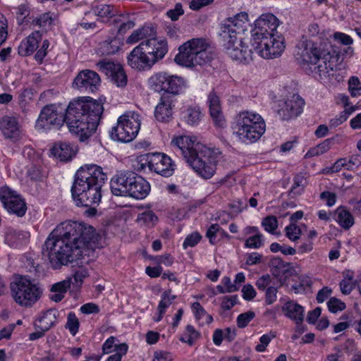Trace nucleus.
Masks as SVG:
<instances>
[{
	"label": "nucleus",
	"instance_id": "f257e3e1",
	"mask_svg": "<svg viewBox=\"0 0 361 361\" xmlns=\"http://www.w3.org/2000/svg\"><path fill=\"white\" fill-rule=\"evenodd\" d=\"M99 235L92 226L77 221H66L59 225L47 238L42 254L51 268L59 269L82 258L88 250L99 247Z\"/></svg>",
	"mask_w": 361,
	"mask_h": 361
},
{
	"label": "nucleus",
	"instance_id": "f03ea898",
	"mask_svg": "<svg viewBox=\"0 0 361 361\" xmlns=\"http://www.w3.org/2000/svg\"><path fill=\"white\" fill-rule=\"evenodd\" d=\"M300 56L307 63L310 73L319 80H331L334 73L341 69L343 61L339 48L332 45L328 39L319 42L308 40L302 44Z\"/></svg>",
	"mask_w": 361,
	"mask_h": 361
},
{
	"label": "nucleus",
	"instance_id": "7ed1b4c3",
	"mask_svg": "<svg viewBox=\"0 0 361 361\" xmlns=\"http://www.w3.org/2000/svg\"><path fill=\"white\" fill-rule=\"evenodd\" d=\"M101 102L87 97L70 102L65 114V122L71 133L87 140L96 130L103 114Z\"/></svg>",
	"mask_w": 361,
	"mask_h": 361
},
{
	"label": "nucleus",
	"instance_id": "20e7f679",
	"mask_svg": "<svg viewBox=\"0 0 361 361\" xmlns=\"http://www.w3.org/2000/svg\"><path fill=\"white\" fill-rule=\"evenodd\" d=\"M171 145L201 177L209 179L214 176L216 164L221 159L219 149L209 148L185 135L174 137Z\"/></svg>",
	"mask_w": 361,
	"mask_h": 361
},
{
	"label": "nucleus",
	"instance_id": "39448f33",
	"mask_svg": "<svg viewBox=\"0 0 361 361\" xmlns=\"http://www.w3.org/2000/svg\"><path fill=\"white\" fill-rule=\"evenodd\" d=\"M106 179V175L100 166L94 164L81 166L75 175L71 188L72 196L77 206L98 205Z\"/></svg>",
	"mask_w": 361,
	"mask_h": 361
},
{
	"label": "nucleus",
	"instance_id": "423d86ee",
	"mask_svg": "<svg viewBox=\"0 0 361 361\" xmlns=\"http://www.w3.org/2000/svg\"><path fill=\"white\" fill-rule=\"evenodd\" d=\"M247 21L246 13H238L221 23L219 33L224 41L226 53L233 60L244 63H248L252 60V51L242 37Z\"/></svg>",
	"mask_w": 361,
	"mask_h": 361
},
{
	"label": "nucleus",
	"instance_id": "0eeeda50",
	"mask_svg": "<svg viewBox=\"0 0 361 361\" xmlns=\"http://www.w3.org/2000/svg\"><path fill=\"white\" fill-rule=\"evenodd\" d=\"M110 183L111 192L116 196H128L142 200L150 191L149 183L141 176L130 170L118 171L111 178Z\"/></svg>",
	"mask_w": 361,
	"mask_h": 361
},
{
	"label": "nucleus",
	"instance_id": "6e6552de",
	"mask_svg": "<svg viewBox=\"0 0 361 361\" xmlns=\"http://www.w3.org/2000/svg\"><path fill=\"white\" fill-rule=\"evenodd\" d=\"M209 44L204 38H193L179 47V52L175 56L174 61L185 67L202 66L209 62L211 56L207 51Z\"/></svg>",
	"mask_w": 361,
	"mask_h": 361
},
{
	"label": "nucleus",
	"instance_id": "1a4fd4ad",
	"mask_svg": "<svg viewBox=\"0 0 361 361\" xmlns=\"http://www.w3.org/2000/svg\"><path fill=\"white\" fill-rule=\"evenodd\" d=\"M10 288L14 301L23 307H29L35 303L42 293V290L37 283L23 275L13 276Z\"/></svg>",
	"mask_w": 361,
	"mask_h": 361
},
{
	"label": "nucleus",
	"instance_id": "9d476101",
	"mask_svg": "<svg viewBox=\"0 0 361 361\" xmlns=\"http://www.w3.org/2000/svg\"><path fill=\"white\" fill-rule=\"evenodd\" d=\"M139 115L134 111H128L121 116L116 126L111 131V137L117 141L128 142L137 135L140 120Z\"/></svg>",
	"mask_w": 361,
	"mask_h": 361
},
{
	"label": "nucleus",
	"instance_id": "9b49d317",
	"mask_svg": "<svg viewBox=\"0 0 361 361\" xmlns=\"http://www.w3.org/2000/svg\"><path fill=\"white\" fill-rule=\"evenodd\" d=\"M151 86L157 92L162 91L178 94L185 86V82L181 77L169 75L166 72L154 74L150 78Z\"/></svg>",
	"mask_w": 361,
	"mask_h": 361
},
{
	"label": "nucleus",
	"instance_id": "f8f14e48",
	"mask_svg": "<svg viewBox=\"0 0 361 361\" xmlns=\"http://www.w3.org/2000/svg\"><path fill=\"white\" fill-rule=\"evenodd\" d=\"M65 120L63 113L59 112L54 104H49L41 110L36 122V127L44 130L59 128L63 126Z\"/></svg>",
	"mask_w": 361,
	"mask_h": 361
},
{
	"label": "nucleus",
	"instance_id": "ddd939ff",
	"mask_svg": "<svg viewBox=\"0 0 361 361\" xmlns=\"http://www.w3.org/2000/svg\"><path fill=\"white\" fill-rule=\"evenodd\" d=\"M0 200L9 213L16 214L17 216H23L27 211L24 200L8 187L6 186L0 189Z\"/></svg>",
	"mask_w": 361,
	"mask_h": 361
},
{
	"label": "nucleus",
	"instance_id": "4468645a",
	"mask_svg": "<svg viewBox=\"0 0 361 361\" xmlns=\"http://www.w3.org/2000/svg\"><path fill=\"white\" fill-rule=\"evenodd\" d=\"M279 25V19L272 13H267L261 15L255 23L253 36L254 42L261 39V37H274V32Z\"/></svg>",
	"mask_w": 361,
	"mask_h": 361
},
{
	"label": "nucleus",
	"instance_id": "2eb2a0df",
	"mask_svg": "<svg viewBox=\"0 0 361 361\" xmlns=\"http://www.w3.org/2000/svg\"><path fill=\"white\" fill-rule=\"evenodd\" d=\"M101 85V78L97 73L90 69L80 71L75 78L72 87L80 91L94 92Z\"/></svg>",
	"mask_w": 361,
	"mask_h": 361
},
{
	"label": "nucleus",
	"instance_id": "dca6fc26",
	"mask_svg": "<svg viewBox=\"0 0 361 361\" xmlns=\"http://www.w3.org/2000/svg\"><path fill=\"white\" fill-rule=\"evenodd\" d=\"M254 43L257 44L256 51L265 59H273L280 56L285 48L283 40L274 37H261L260 40Z\"/></svg>",
	"mask_w": 361,
	"mask_h": 361
},
{
	"label": "nucleus",
	"instance_id": "f3484780",
	"mask_svg": "<svg viewBox=\"0 0 361 361\" xmlns=\"http://www.w3.org/2000/svg\"><path fill=\"white\" fill-rule=\"evenodd\" d=\"M99 71L109 78L112 82L118 87H125L128 82L127 75L120 64L112 61L102 60L97 63Z\"/></svg>",
	"mask_w": 361,
	"mask_h": 361
},
{
	"label": "nucleus",
	"instance_id": "a211bd4d",
	"mask_svg": "<svg viewBox=\"0 0 361 361\" xmlns=\"http://www.w3.org/2000/svg\"><path fill=\"white\" fill-rule=\"evenodd\" d=\"M141 43L144 47V51L149 56L152 66L159 60L162 59L168 51V44L165 40H158L152 37L142 41Z\"/></svg>",
	"mask_w": 361,
	"mask_h": 361
},
{
	"label": "nucleus",
	"instance_id": "6ab92c4d",
	"mask_svg": "<svg viewBox=\"0 0 361 361\" xmlns=\"http://www.w3.org/2000/svg\"><path fill=\"white\" fill-rule=\"evenodd\" d=\"M304 100L298 94H293L279 104V114L283 120H290L297 117L302 111Z\"/></svg>",
	"mask_w": 361,
	"mask_h": 361
},
{
	"label": "nucleus",
	"instance_id": "aec40b11",
	"mask_svg": "<svg viewBox=\"0 0 361 361\" xmlns=\"http://www.w3.org/2000/svg\"><path fill=\"white\" fill-rule=\"evenodd\" d=\"M127 63L133 69L139 71L150 69L153 66L142 43L130 51L127 57Z\"/></svg>",
	"mask_w": 361,
	"mask_h": 361
},
{
	"label": "nucleus",
	"instance_id": "412c9836",
	"mask_svg": "<svg viewBox=\"0 0 361 361\" xmlns=\"http://www.w3.org/2000/svg\"><path fill=\"white\" fill-rule=\"evenodd\" d=\"M152 171L164 177L171 176L174 171L171 159L162 153H152Z\"/></svg>",
	"mask_w": 361,
	"mask_h": 361
},
{
	"label": "nucleus",
	"instance_id": "4be33fe9",
	"mask_svg": "<svg viewBox=\"0 0 361 361\" xmlns=\"http://www.w3.org/2000/svg\"><path fill=\"white\" fill-rule=\"evenodd\" d=\"M172 97L170 95H163L154 109V117L159 122H169L173 115Z\"/></svg>",
	"mask_w": 361,
	"mask_h": 361
},
{
	"label": "nucleus",
	"instance_id": "5701e85b",
	"mask_svg": "<svg viewBox=\"0 0 361 361\" xmlns=\"http://www.w3.org/2000/svg\"><path fill=\"white\" fill-rule=\"evenodd\" d=\"M236 135L243 142L252 143L259 140L264 133L266 126L257 127H235Z\"/></svg>",
	"mask_w": 361,
	"mask_h": 361
},
{
	"label": "nucleus",
	"instance_id": "b1692460",
	"mask_svg": "<svg viewBox=\"0 0 361 361\" xmlns=\"http://www.w3.org/2000/svg\"><path fill=\"white\" fill-rule=\"evenodd\" d=\"M207 101L210 116L212 120L216 125L223 126L224 124V118L222 114L219 97L213 90L209 93Z\"/></svg>",
	"mask_w": 361,
	"mask_h": 361
},
{
	"label": "nucleus",
	"instance_id": "393cba45",
	"mask_svg": "<svg viewBox=\"0 0 361 361\" xmlns=\"http://www.w3.org/2000/svg\"><path fill=\"white\" fill-rule=\"evenodd\" d=\"M261 124L266 126L262 117L257 114H253L249 111L240 112L236 117L235 127H257L261 126Z\"/></svg>",
	"mask_w": 361,
	"mask_h": 361
},
{
	"label": "nucleus",
	"instance_id": "a878e982",
	"mask_svg": "<svg viewBox=\"0 0 361 361\" xmlns=\"http://www.w3.org/2000/svg\"><path fill=\"white\" fill-rule=\"evenodd\" d=\"M42 39V34L36 31L30 35L26 40L22 42L18 47V54L26 56L31 55L38 47V44Z\"/></svg>",
	"mask_w": 361,
	"mask_h": 361
},
{
	"label": "nucleus",
	"instance_id": "bb28decb",
	"mask_svg": "<svg viewBox=\"0 0 361 361\" xmlns=\"http://www.w3.org/2000/svg\"><path fill=\"white\" fill-rule=\"evenodd\" d=\"M245 235H251L245 241V247L259 249L264 245V236L256 226H247L244 228Z\"/></svg>",
	"mask_w": 361,
	"mask_h": 361
},
{
	"label": "nucleus",
	"instance_id": "cd10ccee",
	"mask_svg": "<svg viewBox=\"0 0 361 361\" xmlns=\"http://www.w3.org/2000/svg\"><path fill=\"white\" fill-rule=\"evenodd\" d=\"M282 311L287 317L293 320L296 324L302 323L304 320L303 307L293 300L286 302L282 307Z\"/></svg>",
	"mask_w": 361,
	"mask_h": 361
},
{
	"label": "nucleus",
	"instance_id": "c85d7f7f",
	"mask_svg": "<svg viewBox=\"0 0 361 361\" xmlns=\"http://www.w3.org/2000/svg\"><path fill=\"white\" fill-rule=\"evenodd\" d=\"M0 129L6 138H15L19 135L18 123L14 117L4 116L0 121Z\"/></svg>",
	"mask_w": 361,
	"mask_h": 361
},
{
	"label": "nucleus",
	"instance_id": "c756f323",
	"mask_svg": "<svg viewBox=\"0 0 361 361\" xmlns=\"http://www.w3.org/2000/svg\"><path fill=\"white\" fill-rule=\"evenodd\" d=\"M72 283V278H67L65 280L53 284L50 289V291L53 293V294L49 295L50 300L55 302H61L64 298L68 290L71 288Z\"/></svg>",
	"mask_w": 361,
	"mask_h": 361
},
{
	"label": "nucleus",
	"instance_id": "7c9ffc66",
	"mask_svg": "<svg viewBox=\"0 0 361 361\" xmlns=\"http://www.w3.org/2000/svg\"><path fill=\"white\" fill-rule=\"evenodd\" d=\"M51 152L54 157L62 161L71 160L75 154L73 147L67 142H58L51 148Z\"/></svg>",
	"mask_w": 361,
	"mask_h": 361
},
{
	"label": "nucleus",
	"instance_id": "2f4dec72",
	"mask_svg": "<svg viewBox=\"0 0 361 361\" xmlns=\"http://www.w3.org/2000/svg\"><path fill=\"white\" fill-rule=\"evenodd\" d=\"M334 219L344 230H349L355 224L353 214L343 206L338 207L335 210Z\"/></svg>",
	"mask_w": 361,
	"mask_h": 361
},
{
	"label": "nucleus",
	"instance_id": "473e14b6",
	"mask_svg": "<svg viewBox=\"0 0 361 361\" xmlns=\"http://www.w3.org/2000/svg\"><path fill=\"white\" fill-rule=\"evenodd\" d=\"M151 159H152V153L137 156L133 163V169L139 172H145L147 170L152 171Z\"/></svg>",
	"mask_w": 361,
	"mask_h": 361
},
{
	"label": "nucleus",
	"instance_id": "72a5a7b5",
	"mask_svg": "<svg viewBox=\"0 0 361 361\" xmlns=\"http://www.w3.org/2000/svg\"><path fill=\"white\" fill-rule=\"evenodd\" d=\"M271 271L276 277L288 273L290 269V264L285 262L280 257H273L270 260Z\"/></svg>",
	"mask_w": 361,
	"mask_h": 361
},
{
	"label": "nucleus",
	"instance_id": "f704fd0d",
	"mask_svg": "<svg viewBox=\"0 0 361 361\" xmlns=\"http://www.w3.org/2000/svg\"><path fill=\"white\" fill-rule=\"evenodd\" d=\"M153 30L149 26H144L142 28L134 30L133 33L127 38V44H135L140 40L144 39L147 37H152Z\"/></svg>",
	"mask_w": 361,
	"mask_h": 361
},
{
	"label": "nucleus",
	"instance_id": "c9c22d12",
	"mask_svg": "<svg viewBox=\"0 0 361 361\" xmlns=\"http://www.w3.org/2000/svg\"><path fill=\"white\" fill-rule=\"evenodd\" d=\"M56 310H49L44 313L43 316L39 319L40 329L43 331H49L56 322Z\"/></svg>",
	"mask_w": 361,
	"mask_h": 361
},
{
	"label": "nucleus",
	"instance_id": "e433bc0d",
	"mask_svg": "<svg viewBox=\"0 0 361 361\" xmlns=\"http://www.w3.org/2000/svg\"><path fill=\"white\" fill-rule=\"evenodd\" d=\"M202 114L198 107H189L184 116L188 124L195 126L199 123L202 119Z\"/></svg>",
	"mask_w": 361,
	"mask_h": 361
},
{
	"label": "nucleus",
	"instance_id": "4c0bfd02",
	"mask_svg": "<svg viewBox=\"0 0 361 361\" xmlns=\"http://www.w3.org/2000/svg\"><path fill=\"white\" fill-rule=\"evenodd\" d=\"M93 13L102 19L110 18L115 15L114 6L107 4H101L92 8Z\"/></svg>",
	"mask_w": 361,
	"mask_h": 361
},
{
	"label": "nucleus",
	"instance_id": "58836bf2",
	"mask_svg": "<svg viewBox=\"0 0 361 361\" xmlns=\"http://www.w3.org/2000/svg\"><path fill=\"white\" fill-rule=\"evenodd\" d=\"M307 185V180L302 174H297L293 178V185L290 189V193L293 195H300Z\"/></svg>",
	"mask_w": 361,
	"mask_h": 361
},
{
	"label": "nucleus",
	"instance_id": "ea45409f",
	"mask_svg": "<svg viewBox=\"0 0 361 361\" xmlns=\"http://www.w3.org/2000/svg\"><path fill=\"white\" fill-rule=\"evenodd\" d=\"M192 309L195 314L197 320L200 321L203 317L206 318L205 323L209 324L213 321L212 315L207 314L204 307L198 302H195L192 304Z\"/></svg>",
	"mask_w": 361,
	"mask_h": 361
},
{
	"label": "nucleus",
	"instance_id": "a19ab883",
	"mask_svg": "<svg viewBox=\"0 0 361 361\" xmlns=\"http://www.w3.org/2000/svg\"><path fill=\"white\" fill-rule=\"evenodd\" d=\"M79 326L80 322L75 314L73 312H69L67 317V322L65 326L66 329H68L73 336H75L78 331Z\"/></svg>",
	"mask_w": 361,
	"mask_h": 361
},
{
	"label": "nucleus",
	"instance_id": "79ce46f5",
	"mask_svg": "<svg viewBox=\"0 0 361 361\" xmlns=\"http://www.w3.org/2000/svg\"><path fill=\"white\" fill-rule=\"evenodd\" d=\"M331 144V140L326 139L323 142L318 145L317 147L312 148L306 154L307 157L319 156L326 152L329 149Z\"/></svg>",
	"mask_w": 361,
	"mask_h": 361
},
{
	"label": "nucleus",
	"instance_id": "37998d69",
	"mask_svg": "<svg viewBox=\"0 0 361 361\" xmlns=\"http://www.w3.org/2000/svg\"><path fill=\"white\" fill-rule=\"evenodd\" d=\"M158 218L152 211H146L140 214L137 221L147 226H152L157 221Z\"/></svg>",
	"mask_w": 361,
	"mask_h": 361
},
{
	"label": "nucleus",
	"instance_id": "c03bdc74",
	"mask_svg": "<svg viewBox=\"0 0 361 361\" xmlns=\"http://www.w3.org/2000/svg\"><path fill=\"white\" fill-rule=\"evenodd\" d=\"M176 298V295L171 294V290L164 291L161 295V300L158 305L159 312L164 314L166 309L169 307Z\"/></svg>",
	"mask_w": 361,
	"mask_h": 361
},
{
	"label": "nucleus",
	"instance_id": "a18cd8bd",
	"mask_svg": "<svg viewBox=\"0 0 361 361\" xmlns=\"http://www.w3.org/2000/svg\"><path fill=\"white\" fill-rule=\"evenodd\" d=\"M255 317V313L253 311H247L246 312L240 314L237 317L238 327L243 329L247 326Z\"/></svg>",
	"mask_w": 361,
	"mask_h": 361
},
{
	"label": "nucleus",
	"instance_id": "49530a36",
	"mask_svg": "<svg viewBox=\"0 0 361 361\" xmlns=\"http://www.w3.org/2000/svg\"><path fill=\"white\" fill-rule=\"evenodd\" d=\"M348 90L352 97L361 95V82L358 78L351 77L348 81Z\"/></svg>",
	"mask_w": 361,
	"mask_h": 361
},
{
	"label": "nucleus",
	"instance_id": "de8ad7c7",
	"mask_svg": "<svg viewBox=\"0 0 361 361\" xmlns=\"http://www.w3.org/2000/svg\"><path fill=\"white\" fill-rule=\"evenodd\" d=\"M262 225L264 226L265 231L274 233L278 228V221L276 216L271 215L268 216L262 220Z\"/></svg>",
	"mask_w": 361,
	"mask_h": 361
},
{
	"label": "nucleus",
	"instance_id": "09e8293b",
	"mask_svg": "<svg viewBox=\"0 0 361 361\" xmlns=\"http://www.w3.org/2000/svg\"><path fill=\"white\" fill-rule=\"evenodd\" d=\"M116 353L109 356L106 361H121L122 357L126 354L128 351V345L126 343H121L115 346Z\"/></svg>",
	"mask_w": 361,
	"mask_h": 361
},
{
	"label": "nucleus",
	"instance_id": "8fccbe9b",
	"mask_svg": "<svg viewBox=\"0 0 361 361\" xmlns=\"http://www.w3.org/2000/svg\"><path fill=\"white\" fill-rule=\"evenodd\" d=\"M286 236L292 241H296L301 234L300 228L295 224H291L285 228Z\"/></svg>",
	"mask_w": 361,
	"mask_h": 361
},
{
	"label": "nucleus",
	"instance_id": "3c124183",
	"mask_svg": "<svg viewBox=\"0 0 361 361\" xmlns=\"http://www.w3.org/2000/svg\"><path fill=\"white\" fill-rule=\"evenodd\" d=\"M327 305L329 310L333 313L342 311L345 308V303L336 298H331L327 302Z\"/></svg>",
	"mask_w": 361,
	"mask_h": 361
},
{
	"label": "nucleus",
	"instance_id": "603ef678",
	"mask_svg": "<svg viewBox=\"0 0 361 361\" xmlns=\"http://www.w3.org/2000/svg\"><path fill=\"white\" fill-rule=\"evenodd\" d=\"M219 233H224V231L221 229L219 224H212L207 230L206 236L209 239V242L212 244H214L216 243V237L219 234Z\"/></svg>",
	"mask_w": 361,
	"mask_h": 361
},
{
	"label": "nucleus",
	"instance_id": "864d4df0",
	"mask_svg": "<svg viewBox=\"0 0 361 361\" xmlns=\"http://www.w3.org/2000/svg\"><path fill=\"white\" fill-rule=\"evenodd\" d=\"M274 285L272 279L269 274H265L262 276L256 281V286L260 290H265L269 286Z\"/></svg>",
	"mask_w": 361,
	"mask_h": 361
},
{
	"label": "nucleus",
	"instance_id": "5fc2aeb1",
	"mask_svg": "<svg viewBox=\"0 0 361 361\" xmlns=\"http://www.w3.org/2000/svg\"><path fill=\"white\" fill-rule=\"evenodd\" d=\"M201 238L202 236L197 232H194L188 235L183 244L184 249H186L188 247H194L199 243Z\"/></svg>",
	"mask_w": 361,
	"mask_h": 361
},
{
	"label": "nucleus",
	"instance_id": "6e6d98bb",
	"mask_svg": "<svg viewBox=\"0 0 361 361\" xmlns=\"http://www.w3.org/2000/svg\"><path fill=\"white\" fill-rule=\"evenodd\" d=\"M49 46V42L47 39L43 41L42 44L40 49L37 51L35 59L39 63H42L43 62L44 58L47 54V49Z\"/></svg>",
	"mask_w": 361,
	"mask_h": 361
},
{
	"label": "nucleus",
	"instance_id": "4d7b16f0",
	"mask_svg": "<svg viewBox=\"0 0 361 361\" xmlns=\"http://www.w3.org/2000/svg\"><path fill=\"white\" fill-rule=\"evenodd\" d=\"M87 276V271L85 269H80L75 271L74 274L73 275L72 281L73 284L76 286H80L83 279Z\"/></svg>",
	"mask_w": 361,
	"mask_h": 361
},
{
	"label": "nucleus",
	"instance_id": "13d9d810",
	"mask_svg": "<svg viewBox=\"0 0 361 361\" xmlns=\"http://www.w3.org/2000/svg\"><path fill=\"white\" fill-rule=\"evenodd\" d=\"M184 13L182 4L177 3L175 5V8L167 11L166 15L173 21L177 20L178 18Z\"/></svg>",
	"mask_w": 361,
	"mask_h": 361
},
{
	"label": "nucleus",
	"instance_id": "bf43d9fd",
	"mask_svg": "<svg viewBox=\"0 0 361 361\" xmlns=\"http://www.w3.org/2000/svg\"><path fill=\"white\" fill-rule=\"evenodd\" d=\"M361 164V159L359 155H354L349 159H345V169L347 170H355Z\"/></svg>",
	"mask_w": 361,
	"mask_h": 361
},
{
	"label": "nucleus",
	"instance_id": "052dcab7",
	"mask_svg": "<svg viewBox=\"0 0 361 361\" xmlns=\"http://www.w3.org/2000/svg\"><path fill=\"white\" fill-rule=\"evenodd\" d=\"M52 18L49 13H45L41 15L39 18H36L32 20V23L39 25V27H45L47 25H51Z\"/></svg>",
	"mask_w": 361,
	"mask_h": 361
},
{
	"label": "nucleus",
	"instance_id": "680f3d73",
	"mask_svg": "<svg viewBox=\"0 0 361 361\" xmlns=\"http://www.w3.org/2000/svg\"><path fill=\"white\" fill-rule=\"evenodd\" d=\"M275 336H270L269 334H264L259 338L260 343L257 345L255 350L257 352H264L266 350L267 346L269 345L271 338H274Z\"/></svg>",
	"mask_w": 361,
	"mask_h": 361
},
{
	"label": "nucleus",
	"instance_id": "e2e57ef3",
	"mask_svg": "<svg viewBox=\"0 0 361 361\" xmlns=\"http://www.w3.org/2000/svg\"><path fill=\"white\" fill-rule=\"evenodd\" d=\"M277 288L274 286H269L266 290L265 302L267 305H271L276 300Z\"/></svg>",
	"mask_w": 361,
	"mask_h": 361
},
{
	"label": "nucleus",
	"instance_id": "0e129e2a",
	"mask_svg": "<svg viewBox=\"0 0 361 361\" xmlns=\"http://www.w3.org/2000/svg\"><path fill=\"white\" fill-rule=\"evenodd\" d=\"M320 199L326 201L328 207H332L336 202V195L334 192L324 191L320 194Z\"/></svg>",
	"mask_w": 361,
	"mask_h": 361
},
{
	"label": "nucleus",
	"instance_id": "69168bd1",
	"mask_svg": "<svg viewBox=\"0 0 361 361\" xmlns=\"http://www.w3.org/2000/svg\"><path fill=\"white\" fill-rule=\"evenodd\" d=\"M80 311L85 314H97L99 312V307L95 303L89 302L82 305Z\"/></svg>",
	"mask_w": 361,
	"mask_h": 361
},
{
	"label": "nucleus",
	"instance_id": "338daca9",
	"mask_svg": "<svg viewBox=\"0 0 361 361\" xmlns=\"http://www.w3.org/2000/svg\"><path fill=\"white\" fill-rule=\"evenodd\" d=\"M347 118L348 113L346 111H341L339 115L330 120L329 126L331 128H336L345 122Z\"/></svg>",
	"mask_w": 361,
	"mask_h": 361
},
{
	"label": "nucleus",
	"instance_id": "774afa93",
	"mask_svg": "<svg viewBox=\"0 0 361 361\" xmlns=\"http://www.w3.org/2000/svg\"><path fill=\"white\" fill-rule=\"evenodd\" d=\"M243 297L246 300H251L256 296V291L250 284L245 285L242 290Z\"/></svg>",
	"mask_w": 361,
	"mask_h": 361
}]
</instances>
